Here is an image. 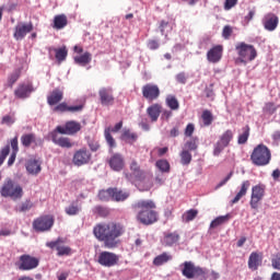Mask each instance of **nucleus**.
I'll use <instances>...</instances> for the list:
<instances>
[{"label":"nucleus","mask_w":280,"mask_h":280,"mask_svg":"<svg viewBox=\"0 0 280 280\" xmlns=\"http://www.w3.org/2000/svg\"><path fill=\"white\" fill-rule=\"evenodd\" d=\"M186 150L194 152L198 150V137H194L185 143Z\"/></svg>","instance_id":"3c124183"},{"label":"nucleus","mask_w":280,"mask_h":280,"mask_svg":"<svg viewBox=\"0 0 280 280\" xmlns=\"http://www.w3.org/2000/svg\"><path fill=\"white\" fill-rule=\"evenodd\" d=\"M271 139H272L273 143H276V145H279V143H280V130L273 131V133L271 135Z\"/></svg>","instance_id":"774afa93"},{"label":"nucleus","mask_w":280,"mask_h":280,"mask_svg":"<svg viewBox=\"0 0 280 280\" xmlns=\"http://www.w3.org/2000/svg\"><path fill=\"white\" fill-rule=\"evenodd\" d=\"M198 217V210L196 209H190L187 210L184 214H183V221L184 222H191L194 220H196V218Z\"/></svg>","instance_id":"49530a36"},{"label":"nucleus","mask_w":280,"mask_h":280,"mask_svg":"<svg viewBox=\"0 0 280 280\" xmlns=\"http://www.w3.org/2000/svg\"><path fill=\"white\" fill-rule=\"evenodd\" d=\"M180 268L182 275L186 279H198V277H202V280H207V270L200 266H196L194 261H184Z\"/></svg>","instance_id":"423d86ee"},{"label":"nucleus","mask_w":280,"mask_h":280,"mask_svg":"<svg viewBox=\"0 0 280 280\" xmlns=\"http://www.w3.org/2000/svg\"><path fill=\"white\" fill-rule=\"evenodd\" d=\"M80 211H81V208L80 206H78V202H72L70 206H68L65 209V212L67 213V215H78Z\"/></svg>","instance_id":"de8ad7c7"},{"label":"nucleus","mask_w":280,"mask_h":280,"mask_svg":"<svg viewBox=\"0 0 280 280\" xmlns=\"http://www.w3.org/2000/svg\"><path fill=\"white\" fill-rule=\"evenodd\" d=\"M126 233V228L121 223L108 222L98 223L93 229V235L103 242L105 248H117L119 246V237Z\"/></svg>","instance_id":"f257e3e1"},{"label":"nucleus","mask_w":280,"mask_h":280,"mask_svg":"<svg viewBox=\"0 0 280 280\" xmlns=\"http://www.w3.org/2000/svg\"><path fill=\"white\" fill-rule=\"evenodd\" d=\"M130 198V192L124 191L119 188H112V200L115 202H124Z\"/></svg>","instance_id":"c85d7f7f"},{"label":"nucleus","mask_w":280,"mask_h":280,"mask_svg":"<svg viewBox=\"0 0 280 280\" xmlns=\"http://www.w3.org/2000/svg\"><path fill=\"white\" fill-rule=\"evenodd\" d=\"M104 137L106 140V143L109 147V152H113L114 148H117V141H115V138H113V135H110V127L105 129Z\"/></svg>","instance_id":"ea45409f"},{"label":"nucleus","mask_w":280,"mask_h":280,"mask_svg":"<svg viewBox=\"0 0 280 280\" xmlns=\"http://www.w3.org/2000/svg\"><path fill=\"white\" fill-rule=\"evenodd\" d=\"M176 81H177L179 84H187V75L185 74V72H179V73L176 75Z\"/></svg>","instance_id":"69168bd1"},{"label":"nucleus","mask_w":280,"mask_h":280,"mask_svg":"<svg viewBox=\"0 0 280 280\" xmlns=\"http://www.w3.org/2000/svg\"><path fill=\"white\" fill-rule=\"evenodd\" d=\"M0 194L2 198L21 200L23 198V187L12 179H7L0 189Z\"/></svg>","instance_id":"39448f33"},{"label":"nucleus","mask_w":280,"mask_h":280,"mask_svg":"<svg viewBox=\"0 0 280 280\" xmlns=\"http://www.w3.org/2000/svg\"><path fill=\"white\" fill-rule=\"evenodd\" d=\"M15 121L14 114L4 115L1 119V124L4 126H12Z\"/></svg>","instance_id":"603ef678"},{"label":"nucleus","mask_w":280,"mask_h":280,"mask_svg":"<svg viewBox=\"0 0 280 280\" xmlns=\"http://www.w3.org/2000/svg\"><path fill=\"white\" fill-rule=\"evenodd\" d=\"M238 58L235 60V65H248L257 58V48L250 44L241 42L235 45Z\"/></svg>","instance_id":"20e7f679"},{"label":"nucleus","mask_w":280,"mask_h":280,"mask_svg":"<svg viewBox=\"0 0 280 280\" xmlns=\"http://www.w3.org/2000/svg\"><path fill=\"white\" fill-rule=\"evenodd\" d=\"M108 165L114 172H121L126 167L124 155L121 153H114L108 160Z\"/></svg>","instance_id":"f3484780"},{"label":"nucleus","mask_w":280,"mask_h":280,"mask_svg":"<svg viewBox=\"0 0 280 280\" xmlns=\"http://www.w3.org/2000/svg\"><path fill=\"white\" fill-rule=\"evenodd\" d=\"M91 60H93V55H91V52H89V51H85L81 56L74 57V62L77 65H81V67H86V65H89L91 62Z\"/></svg>","instance_id":"f704fd0d"},{"label":"nucleus","mask_w":280,"mask_h":280,"mask_svg":"<svg viewBox=\"0 0 280 280\" xmlns=\"http://www.w3.org/2000/svg\"><path fill=\"white\" fill-rule=\"evenodd\" d=\"M155 166L163 174H170L171 166H170V162L167 160H158L155 163Z\"/></svg>","instance_id":"37998d69"},{"label":"nucleus","mask_w":280,"mask_h":280,"mask_svg":"<svg viewBox=\"0 0 280 280\" xmlns=\"http://www.w3.org/2000/svg\"><path fill=\"white\" fill-rule=\"evenodd\" d=\"M32 207H34V203L31 200H26V201L22 202V205L20 206L18 211L20 213H25V211H30V209H32Z\"/></svg>","instance_id":"5fc2aeb1"},{"label":"nucleus","mask_w":280,"mask_h":280,"mask_svg":"<svg viewBox=\"0 0 280 280\" xmlns=\"http://www.w3.org/2000/svg\"><path fill=\"white\" fill-rule=\"evenodd\" d=\"M248 137H250V127L246 125L242 128V133L238 135L237 143L238 145H244L248 141Z\"/></svg>","instance_id":"4c0bfd02"},{"label":"nucleus","mask_w":280,"mask_h":280,"mask_svg":"<svg viewBox=\"0 0 280 280\" xmlns=\"http://www.w3.org/2000/svg\"><path fill=\"white\" fill-rule=\"evenodd\" d=\"M162 110H163V105L155 103V104L150 105L147 108V115H149L150 120L152 122H156V121H159V117H161Z\"/></svg>","instance_id":"a878e982"},{"label":"nucleus","mask_w":280,"mask_h":280,"mask_svg":"<svg viewBox=\"0 0 280 280\" xmlns=\"http://www.w3.org/2000/svg\"><path fill=\"white\" fill-rule=\"evenodd\" d=\"M91 151L86 148L80 149L74 152L72 158V163L77 167H82V165H89L91 163Z\"/></svg>","instance_id":"2eb2a0df"},{"label":"nucleus","mask_w":280,"mask_h":280,"mask_svg":"<svg viewBox=\"0 0 280 280\" xmlns=\"http://www.w3.org/2000/svg\"><path fill=\"white\" fill-rule=\"evenodd\" d=\"M174 113H172V109H162L161 112V119L164 121H170V118L173 117Z\"/></svg>","instance_id":"052dcab7"},{"label":"nucleus","mask_w":280,"mask_h":280,"mask_svg":"<svg viewBox=\"0 0 280 280\" xmlns=\"http://www.w3.org/2000/svg\"><path fill=\"white\" fill-rule=\"evenodd\" d=\"M250 161L257 167H266L272 161V152L266 144L260 143L254 148L250 154Z\"/></svg>","instance_id":"7ed1b4c3"},{"label":"nucleus","mask_w":280,"mask_h":280,"mask_svg":"<svg viewBox=\"0 0 280 280\" xmlns=\"http://www.w3.org/2000/svg\"><path fill=\"white\" fill-rule=\"evenodd\" d=\"M63 97H65V92L59 88H56L47 96V104L49 106H56V104H60V102H62Z\"/></svg>","instance_id":"b1692460"},{"label":"nucleus","mask_w":280,"mask_h":280,"mask_svg":"<svg viewBox=\"0 0 280 280\" xmlns=\"http://www.w3.org/2000/svg\"><path fill=\"white\" fill-rule=\"evenodd\" d=\"M147 47L149 49H151V51H154V50L159 49V47H161V45L159 44V40H156V39H149L147 43Z\"/></svg>","instance_id":"bf43d9fd"},{"label":"nucleus","mask_w":280,"mask_h":280,"mask_svg":"<svg viewBox=\"0 0 280 280\" xmlns=\"http://www.w3.org/2000/svg\"><path fill=\"white\" fill-rule=\"evenodd\" d=\"M130 172H125L124 176L126 180L129 183H142V180H145V172L141 170V166L139 165V162L137 160H132L129 164Z\"/></svg>","instance_id":"0eeeda50"},{"label":"nucleus","mask_w":280,"mask_h":280,"mask_svg":"<svg viewBox=\"0 0 280 280\" xmlns=\"http://www.w3.org/2000/svg\"><path fill=\"white\" fill-rule=\"evenodd\" d=\"M231 141H233V130L228 129L220 136L218 142L214 144L213 155L220 156L224 148H229Z\"/></svg>","instance_id":"9b49d317"},{"label":"nucleus","mask_w":280,"mask_h":280,"mask_svg":"<svg viewBox=\"0 0 280 280\" xmlns=\"http://www.w3.org/2000/svg\"><path fill=\"white\" fill-rule=\"evenodd\" d=\"M237 5V0H225L224 10H231Z\"/></svg>","instance_id":"338daca9"},{"label":"nucleus","mask_w":280,"mask_h":280,"mask_svg":"<svg viewBox=\"0 0 280 280\" xmlns=\"http://www.w3.org/2000/svg\"><path fill=\"white\" fill-rule=\"evenodd\" d=\"M66 128L68 130V135H77L82 130V125L75 120H70L66 122Z\"/></svg>","instance_id":"58836bf2"},{"label":"nucleus","mask_w":280,"mask_h":280,"mask_svg":"<svg viewBox=\"0 0 280 280\" xmlns=\"http://www.w3.org/2000/svg\"><path fill=\"white\" fill-rule=\"evenodd\" d=\"M135 209H138L137 220L140 224L150 226L159 222V212H156V203L152 200H140L135 203Z\"/></svg>","instance_id":"f03ea898"},{"label":"nucleus","mask_w":280,"mask_h":280,"mask_svg":"<svg viewBox=\"0 0 280 280\" xmlns=\"http://www.w3.org/2000/svg\"><path fill=\"white\" fill-rule=\"evenodd\" d=\"M34 30V24L28 23V24H19L15 26V32L13 34L15 40H23L30 32Z\"/></svg>","instance_id":"412c9836"},{"label":"nucleus","mask_w":280,"mask_h":280,"mask_svg":"<svg viewBox=\"0 0 280 280\" xmlns=\"http://www.w3.org/2000/svg\"><path fill=\"white\" fill-rule=\"evenodd\" d=\"M277 110H279V105H276L272 102L265 103L262 107V113H265V115H275Z\"/></svg>","instance_id":"79ce46f5"},{"label":"nucleus","mask_w":280,"mask_h":280,"mask_svg":"<svg viewBox=\"0 0 280 280\" xmlns=\"http://www.w3.org/2000/svg\"><path fill=\"white\" fill-rule=\"evenodd\" d=\"M96 261L100 266H103V268H114V266L119 264V255L104 250L97 255Z\"/></svg>","instance_id":"9d476101"},{"label":"nucleus","mask_w":280,"mask_h":280,"mask_svg":"<svg viewBox=\"0 0 280 280\" xmlns=\"http://www.w3.org/2000/svg\"><path fill=\"white\" fill-rule=\"evenodd\" d=\"M172 259H174L172 254L164 252L153 259V266H165V264L172 261Z\"/></svg>","instance_id":"7c9ffc66"},{"label":"nucleus","mask_w":280,"mask_h":280,"mask_svg":"<svg viewBox=\"0 0 280 280\" xmlns=\"http://www.w3.org/2000/svg\"><path fill=\"white\" fill-rule=\"evenodd\" d=\"M19 78H21V69H15L13 72H11L7 80V86L8 89H12L16 82H19Z\"/></svg>","instance_id":"e433bc0d"},{"label":"nucleus","mask_w":280,"mask_h":280,"mask_svg":"<svg viewBox=\"0 0 280 280\" xmlns=\"http://www.w3.org/2000/svg\"><path fill=\"white\" fill-rule=\"evenodd\" d=\"M50 137H51L52 143H55L56 145H59V148H67V149L73 148V143L71 142V139L60 137L56 131H52L50 133Z\"/></svg>","instance_id":"393cba45"},{"label":"nucleus","mask_w":280,"mask_h":280,"mask_svg":"<svg viewBox=\"0 0 280 280\" xmlns=\"http://www.w3.org/2000/svg\"><path fill=\"white\" fill-rule=\"evenodd\" d=\"M265 196H266V185L257 184L253 186L250 200H249L250 209H254L255 211H257L259 209V202L264 200Z\"/></svg>","instance_id":"1a4fd4ad"},{"label":"nucleus","mask_w":280,"mask_h":280,"mask_svg":"<svg viewBox=\"0 0 280 280\" xmlns=\"http://www.w3.org/2000/svg\"><path fill=\"white\" fill-rule=\"evenodd\" d=\"M120 139L122 141H126V143H130V145H132V143H135L137 139H139V136L130 131V129H125L120 136Z\"/></svg>","instance_id":"72a5a7b5"},{"label":"nucleus","mask_w":280,"mask_h":280,"mask_svg":"<svg viewBox=\"0 0 280 280\" xmlns=\"http://www.w3.org/2000/svg\"><path fill=\"white\" fill-rule=\"evenodd\" d=\"M205 93L208 100H213L215 97V92H213V83H211L209 88L205 89Z\"/></svg>","instance_id":"e2e57ef3"},{"label":"nucleus","mask_w":280,"mask_h":280,"mask_svg":"<svg viewBox=\"0 0 280 280\" xmlns=\"http://www.w3.org/2000/svg\"><path fill=\"white\" fill-rule=\"evenodd\" d=\"M165 104L170 110H179L180 109V103L178 102V98L175 95H167L165 98Z\"/></svg>","instance_id":"473e14b6"},{"label":"nucleus","mask_w":280,"mask_h":280,"mask_svg":"<svg viewBox=\"0 0 280 280\" xmlns=\"http://www.w3.org/2000/svg\"><path fill=\"white\" fill-rule=\"evenodd\" d=\"M233 34V27L226 25L223 27L222 36L225 40H229Z\"/></svg>","instance_id":"13d9d810"},{"label":"nucleus","mask_w":280,"mask_h":280,"mask_svg":"<svg viewBox=\"0 0 280 280\" xmlns=\"http://www.w3.org/2000/svg\"><path fill=\"white\" fill-rule=\"evenodd\" d=\"M179 156L182 165H189L191 163V152L189 150H183Z\"/></svg>","instance_id":"8fccbe9b"},{"label":"nucleus","mask_w":280,"mask_h":280,"mask_svg":"<svg viewBox=\"0 0 280 280\" xmlns=\"http://www.w3.org/2000/svg\"><path fill=\"white\" fill-rule=\"evenodd\" d=\"M178 242H180V234L178 231L164 232V236L162 238L163 246L172 247L175 244H178Z\"/></svg>","instance_id":"4be33fe9"},{"label":"nucleus","mask_w":280,"mask_h":280,"mask_svg":"<svg viewBox=\"0 0 280 280\" xmlns=\"http://www.w3.org/2000/svg\"><path fill=\"white\" fill-rule=\"evenodd\" d=\"M9 154H10V144H7L0 151V167H1V165H3L5 159H8Z\"/></svg>","instance_id":"864d4df0"},{"label":"nucleus","mask_w":280,"mask_h":280,"mask_svg":"<svg viewBox=\"0 0 280 280\" xmlns=\"http://www.w3.org/2000/svg\"><path fill=\"white\" fill-rule=\"evenodd\" d=\"M261 261H264V255L258 252H253L249 255L248 262H247L249 270H253V271L258 270L259 266H261Z\"/></svg>","instance_id":"5701e85b"},{"label":"nucleus","mask_w":280,"mask_h":280,"mask_svg":"<svg viewBox=\"0 0 280 280\" xmlns=\"http://www.w3.org/2000/svg\"><path fill=\"white\" fill-rule=\"evenodd\" d=\"M248 189H250V180H244L241 184L240 191L235 195V197L231 200V205H237L248 194Z\"/></svg>","instance_id":"bb28decb"},{"label":"nucleus","mask_w":280,"mask_h":280,"mask_svg":"<svg viewBox=\"0 0 280 280\" xmlns=\"http://www.w3.org/2000/svg\"><path fill=\"white\" fill-rule=\"evenodd\" d=\"M11 148L13 154H19V137L11 139Z\"/></svg>","instance_id":"0e129e2a"},{"label":"nucleus","mask_w":280,"mask_h":280,"mask_svg":"<svg viewBox=\"0 0 280 280\" xmlns=\"http://www.w3.org/2000/svg\"><path fill=\"white\" fill-rule=\"evenodd\" d=\"M34 91V86L30 83H21L14 90V95L18 100H27L30 95H32Z\"/></svg>","instance_id":"6ab92c4d"},{"label":"nucleus","mask_w":280,"mask_h":280,"mask_svg":"<svg viewBox=\"0 0 280 280\" xmlns=\"http://www.w3.org/2000/svg\"><path fill=\"white\" fill-rule=\"evenodd\" d=\"M142 96L147 102H156L161 97V89L156 84L148 83L142 86Z\"/></svg>","instance_id":"4468645a"},{"label":"nucleus","mask_w":280,"mask_h":280,"mask_svg":"<svg viewBox=\"0 0 280 280\" xmlns=\"http://www.w3.org/2000/svg\"><path fill=\"white\" fill-rule=\"evenodd\" d=\"M38 264H40V260L38 258L31 256L30 254H24L20 256V262L18 264L19 270L27 271V270H34L35 268H38Z\"/></svg>","instance_id":"f8f14e48"},{"label":"nucleus","mask_w":280,"mask_h":280,"mask_svg":"<svg viewBox=\"0 0 280 280\" xmlns=\"http://www.w3.org/2000/svg\"><path fill=\"white\" fill-rule=\"evenodd\" d=\"M98 199L103 202H108V200H113V188L100 190Z\"/></svg>","instance_id":"c03bdc74"},{"label":"nucleus","mask_w":280,"mask_h":280,"mask_svg":"<svg viewBox=\"0 0 280 280\" xmlns=\"http://www.w3.org/2000/svg\"><path fill=\"white\" fill-rule=\"evenodd\" d=\"M43 168L40 167V162L38 160H28L26 163V171L28 174H32L33 176H36L37 174H40V171Z\"/></svg>","instance_id":"c756f323"},{"label":"nucleus","mask_w":280,"mask_h":280,"mask_svg":"<svg viewBox=\"0 0 280 280\" xmlns=\"http://www.w3.org/2000/svg\"><path fill=\"white\" fill-rule=\"evenodd\" d=\"M46 246L51 250L56 249L58 257L71 255V247L65 245V241L61 237L57 238L56 241L47 242Z\"/></svg>","instance_id":"ddd939ff"},{"label":"nucleus","mask_w":280,"mask_h":280,"mask_svg":"<svg viewBox=\"0 0 280 280\" xmlns=\"http://www.w3.org/2000/svg\"><path fill=\"white\" fill-rule=\"evenodd\" d=\"M52 51L55 52V58L59 63L65 62V60H67V56H69V50H67L66 46L61 48H54Z\"/></svg>","instance_id":"c9c22d12"},{"label":"nucleus","mask_w":280,"mask_h":280,"mask_svg":"<svg viewBox=\"0 0 280 280\" xmlns=\"http://www.w3.org/2000/svg\"><path fill=\"white\" fill-rule=\"evenodd\" d=\"M20 141L23 148H32V145L36 148L38 145L36 133H24L21 136Z\"/></svg>","instance_id":"cd10ccee"},{"label":"nucleus","mask_w":280,"mask_h":280,"mask_svg":"<svg viewBox=\"0 0 280 280\" xmlns=\"http://www.w3.org/2000/svg\"><path fill=\"white\" fill-rule=\"evenodd\" d=\"M54 222H55L54 215L44 214L33 221V229L37 233H45L46 231H51V228L54 226Z\"/></svg>","instance_id":"6e6552de"},{"label":"nucleus","mask_w":280,"mask_h":280,"mask_svg":"<svg viewBox=\"0 0 280 280\" xmlns=\"http://www.w3.org/2000/svg\"><path fill=\"white\" fill-rule=\"evenodd\" d=\"M262 25L267 32H275L279 27V16L275 13H267L264 16Z\"/></svg>","instance_id":"aec40b11"},{"label":"nucleus","mask_w":280,"mask_h":280,"mask_svg":"<svg viewBox=\"0 0 280 280\" xmlns=\"http://www.w3.org/2000/svg\"><path fill=\"white\" fill-rule=\"evenodd\" d=\"M98 97L102 106L115 105V94L113 88H102L98 91Z\"/></svg>","instance_id":"dca6fc26"},{"label":"nucleus","mask_w":280,"mask_h":280,"mask_svg":"<svg viewBox=\"0 0 280 280\" xmlns=\"http://www.w3.org/2000/svg\"><path fill=\"white\" fill-rule=\"evenodd\" d=\"M195 130H196V126H194V124H191V122L188 124L184 131L185 137H192Z\"/></svg>","instance_id":"680f3d73"},{"label":"nucleus","mask_w":280,"mask_h":280,"mask_svg":"<svg viewBox=\"0 0 280 280\" xmlns=\"http://www.w3.org/2000/svg\"><path fill=\"white\" fill-rule=\"evenodd\" d=\"M93 213H95V215H100V218H107L110 211H108V208L106 207L95 206L93 208Z\"/></svg>","instance_id":"09e8293b"},{"label":"nucleus","mask_w":280,"mask_h":280,"mask_svg":"<svg viewBox=\"0 0 280 280\" xmlns=\"http://www.w3.org/2000/svg\"><path fill=\"white\" fill-rule=\"evenodd\" d=\"M203 126H211L213 124V114L209 109H205L201 114Z\"/></svg>","instance_id":"a18cd8bd"},{"label":"nucleus","mask_w":280,"mask_h":280,"mask_svg":"<svg viewBox=\"0 0 280 280\" xmlns=\"http://www.w3.org/2000/svg\"><path fill=\"white\" fill-rule=\"evenodd\" d=\"M271 266L273 270H280V253L273 255L271 258Z\"/></svg>","instance_id":"6e6d98bb"},{"label":"nucleus","mask_w":280,"mask_h":280,"mask_svg":"<svg viewBox=\"0 0 280 280\" xmlns=\"http://www.w3.org/2000/svg\"><path fill=\"white\" fill-rule=\"evenodd\" d=\"M69 24L67 15L59 14L54 18V30H65V26Z\"/></svg>","instance_id":"2f4dec72"},{"label":"nucleus","mask_w":280,"mask_h":280,"mask_svg":"<svg viewBox=\"0 0 280 280\" xmlns=\"http://www.w3.org/2000/svg\"><path fill=\"white\" fill-rule=\"evenodd\" d=\"M231 219V215H221L215 218L211 223H210V229H218V226H222V224H226L229 220Z\"/></svg>","instance_id":"a19ab883"},{"label":"nucleus","mask_w":280,"mask_h":280,"mask_svg":"<svg viewBox=\"0 0 280 280\" xmlns=\"http://www.w3.org/2000/svg\"><path fill=\"white\" fill-rule=\"evenodd\" d=\"M55 113H69V105L67 103H60L54 108Z\"/></svg>","instance_id":"4d7b16f0"},{"label":"nucleus","mask_w":280,"mask_h":280,"mask_svg":"<svg viewBox=\"0 0 280 280\" xmlns=\"http://www.w3.org/2000/svg\"><path fill=\"white\" fill-rule=\"evenodd\" d=\"M222 54H224V46L217 45L207 52V60L215 65L222 60Z\"/></svg>","instance_id":"a211bd4d"}]
</instances>
